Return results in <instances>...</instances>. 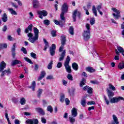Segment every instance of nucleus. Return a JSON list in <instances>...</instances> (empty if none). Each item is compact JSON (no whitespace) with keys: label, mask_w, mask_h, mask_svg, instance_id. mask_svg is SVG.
Wrapping results in <instances>:
<instances>
[{"label":"nucleus","mask_w":124,"mask_h":124,"mask_svg":"<svg viewBox=\"0 0 124 124\" xmlns=\"http://www.w3.org/2000/svg\"><path fill=\"white\" fill-rule=\"evenodd\" d=\"M32 27L33 25L32 24H30L28 26V27L25 29V33H28L27 36L29 37L28 40L31 42V43H34L35 41L38 40V34L39 33V31L37 28L34 27L33 28V31L34 33V36H33V34L31 32L29 33V31H32Z\"/></svg>","instance_id":"obj_1"},{"label":"nucleus","mask_w":124,"mask_h":124,"mask_svg":"<svg viewBox=\"0 0 124 124\" xmlns=\"http://www.w3.org/2000/svg\"><path fill=\"white\" fill-rule=\"evenodd\" d=\"M68 9V8L67 7L66 3H64L61 9L62 13L60 15L61 20L59 21L57 20H54V21L56 25L60 26L61 27H63V25H64L65 23V17H64V14H65V13H67Z\"/></svg>","instance_id":"obj_2"},{"label":"nucleus","mask_w":124,"mask_h":124,"mask_svg":"<svg viewBox=\"0 0 124 124\" xmlns=\"http://www.w3.org/2000/svg\"><path fill=\"white\" fill-rule=\"evenodd\" d=\"M6 66V63H5L4 61H2L0 63V72H1V74L0 75L1 77L2 78V77H4V75L7 74V75H8L9 74H11V71H10V69H8L7 70L3 69L5 68V67Z\"/></svg>","instance_id":"obj_3"},{"label":"nucleus","mask_w":124,"mask_h":124,"mask_svg":"<svg viewBox=\"0 0 124 124\" xmlns=\"http://www.w3.org/2000/svg\"><path fill=\"white\" fill-rule=\"evenodd\" d=\"M77 115H78L77 109H76L75 108H73L71 110V116H70L69 117V120L71 124H73L75 122V118H76V117H77Z\"/></svg>","instance_id":"obj_4"},{"label":"nucleus","mask_w":124,"mask_h":124,"mask_svg":"<svg viewBox=\"0 0 124 124\" xmlns=\"http://www.w3.org/2000/svg\"><path fill=\"white\" fill-rule=\"evenodd\" d=\"M70 62V57L69 56H67L66 59V60L64 63V66H65V68L66 69V71L68 73H71V67L69 65V62Z\"/></svg>","instance_id":"obj_5"},{"label":"nucleus","mask_w":124,"mask_h":124,"mask_svg":"<svg viewBox=\"0 0 124 124\" xmlns=\"http://www.w3.org/2000/svg\"><path fill=\"white\" fill-rule=\"evenodd\" d=\"M111 10L116 13V14L115 13L112 14L114 19L115 20H119V19L121 18V12L120 10L116 9V8H112Z\"/></svg>","instance_id":"obj_6"},{"label":"nucleus","mask_w":124,"mask_h":124,"mask_svg":"<svg viewBox=\"0 0 124 124\" xmlns=\"http://www.w3.org/2000/svg\"><path fill=\"white\" fill-rule=\"evenodd\" d=\"M120 100H124V98L122 96H116L109 99V101L112 104L118 103Z\"/></svg>","instance_id":"obj_7"},{"label":"nucleus","mask_w":124,"mask_h":124,"mask_svg":"<svg viewBox=\"0 0 124 124\" xmlns=\"http://www.w3.org/2000/svg\"><path fill=\"white\" fill-rule=\"evenodd\" d=\"M82 34L85 41H88L91 38V31L84 30Z\"/></svg>","instance_id":"obj_8"},{"label":"nucleus","mask_w":124,"mask_h":124,"mask_svg":"<svg viewBox=\"0 0 124 124\" xmlns=\"http://www.w3.org/2000/svg\"><path fill=\"white\" fill-rule=\"evenodd\" d=\"M61 45L62 46H60L59 48V52H62V50H63V46H64L66 43V38L65 36L62 35L61 37Z\"/></svg>","instance_id":"obj_9"},{"label":"nucleus","mask_w":124,"mask_h":124,"mask_svg":"<svg viewBox=\"0 0 124 124\" xmlns=\"http://www.w3.org/2000/svg\"><path fill=\"white\" fill-rule=\"evenodd\" d=\"M37 13L39 16V18H40V19H43V16L46 17V16L48 15V12H47L46 10L38 11Z\"/></svg>","instance_id":"obj_10"},{"label":"nucleus","mask_w":124,"mask_h":124,"mask_svg":"<svg viewBox=\"0 0 124 124\" xmlns=\"http://www.w3.org/2000/svg\"><path fill=\"white\" fill-rule=\"evenodd\" d=\"M26 124H38V120L37 119H28L26 121Z\"/></svg>","instance_id":"obj_11"},{"label":"nucleus","mask_w":124,"mask_h":124,"mask_svg":"<svg viewBox=\"0 0 124 124\" xmlns=\"http://www.w3.org/2000/svg\"><path fill=\"white\" fill-rule=\"evenodd\" d=\"M56 48L57 46L55 44H53L49 48L50 54L51 56H55V54H56L55 50H56Z\"/></svg>","instance_id":"obj_12"},{"label":"nucleus","mask_w":124,"mask_h":124,"mask_svg":"<svg viewBox=\"0 0 124 124\" xmlns=\"http://www.w3.org/2000/svg\"><path fill=\"white\" fill-rule=\"evenodd\" d=\"M77 14L78 18H80V16H81V13L80 12H78L77 10H75L73 13V19L74 22H76V17L77 16Z\"/></svg>","instance_id":"obj_13"},{"label":"nucleus","mask_w":124,"mask_h":124,"mask_svg":"<svg viewBox=\"0 0 124 124\" xmlns=\"http://www.w3.org/2000/svg\"><path fill=\"white\" fill-rule=\"evenodd\" d=\"M16 50V43H15L13 46L11 48V52H12V56L13 58V59H15V57L16 56V53L15 52V51Z\"/></svg>","instance_id":"obj_14"},{"label":"nucleus","mask_w":124,"mask_h":124,"mask_svg":"<svg viewBox=\"0 0 124 124\" xmlns=\"http://www.w3.org/2000/svg\"><path fill=\"white\" fill-rule=\"evenodd\" d=\"M107 92L108 93V99L109 100L110 98H112L114 95V92H113L112 91L109 90V89H107Z\"/></svg>","instance_id":"obj_15"},{"label":"nucleus","mask_w":124,"mask_h":124,"mask_svg":"<svg viewBox=\"0 0 124 124\" xmlns=\"http://www.w3.org/2000/svg\"><path fill=\"white\" fill-rule=\"evenodd\" d=\"M43 41H44V43L45 44L44 50V51H46L47 48H48V47H50V45H49V43H48V42L47 41L46 39L44 38L43 39Z\"/></svg>","instance_id":"obj_16"},{"label":"nucleus","mask_w":124,"mask_h":124,"mask_svg":"<svg viewBox=\"0 0 124 124\" xmlns=\"http://www.w3.org/2000/svg\"><path fill=\"white\" fill-rule=\"evenodd\" d=\"M64 57H65V50H63L62 54L60 55V58L59 59V62H62L64 60Z\"/></svg>","instance_id":"obj_17"},{"label":"nucleus","mask_w":124,"mask_h":124,"mask_svg":"<svg viewBox=\"0 0 124 124\" xmlns=\"http://www.w3.org/2000/svg\"><path fill=\"white\" fill-rule=\"evenodd\" d=\"M33 8H38L39 7V1L38 0H33Z\"/></svg>","instance_id":"obj_18"},{"label":"nucleus","mask_w":124,"mask_h":124,"mask_svg":"<svg viewBox=\"0 0 124 124\" xmlns=\"http://www.w3.org/2000/svg\"><path fill=\"white\" fill-rule=\"evenodd\" d=\"M21 63H22V62L18 60H15L12 61L11 65L12 66H14V65H16V64H20Z\"/></svg>","instance_id":"obj_19"},{"label":"nucleus","mask_w":124,"mask_h":124,"mask_svg":"<svg viewBox=\"0 0 124 124\" xmlns=\"http://www.w3.org/2000/svg\"><path fill=\"white\" fill-rule=\"evenodd\" d=\"M36 86V83H35V81H33L31 83V85L30 86H29L28 88L29 89H32V91L34 92V91H35V89Z\"/></svg>","instance_id":"obj_20"},{"label":"nucleus","mask_w":124,"mask_h":124,"mask_svg":"<svg viewBox=\"0 0 124 124\" xmlns=\"http://www.w3.org/2000/svg\"><path fill=\"white\" fill-rule=\"evenodd\" d=\"M72 67L74 69V70H75L76 71H77L78 70V64L76 62H73L72 64Z\"/></svg>","instance_id":"obj_21"},{"label":"nucleus","mask_w":124,"mask_h":124,"mask_svg":"<svg viewBox=\"0 0 124 124\" xmlns=\"http://www.w3.org/2000/svg\"><path fill=\"white\" fill-rule=\"evenodd\" d=\"M86 70L88 72H90V73H93V72H94L95 70L92 67H87L86 68Z\"/></svg>","instance_id":"obj_22"},{"label":"nucleus","mask_w":124,"mask_h":124,"mask_svg":"<svg viewBox=\"0 0 124 124\" xmlns=\"http://www.w3.org/2000/svg\"><path fill=\"white\" fill-rule=\"evenodd\" d=\"M118 52V53H124V48H123L122 46H118L117 47V49H116Z\"/></svg>","instance_id":"obj_23"},{"label":"nucleus","mask_w":124,"mask_h":124,"mask_svg":"<svg viewBox=\"0 0 124 124\" xmlns=\"http://www.w3.org/2000/svg\"><path fill=\"white\" fill-rule=\"evenodd\" d=\"M115 53L116 55L114 57V60H115V61H119V60H120V52H119L117 49H115Z\"/></svg>","instance_id":"obj_24"},{"label":"nucleus","mask_w":124,"mask_h":124,"mask_svg":"<svg viewBox=\"0 0 124 124\" xmlns=\"http://www.w3.org/2000/svg\"><path fill=\"white\" fill-rule=\"evenodd\" d=\"M2 21H3L4 23L7 22V15H6V13H4L2 16Z\"/></svg>","instance_id":"obj_25"},{"label":"nucleus","mask_w":124,"mask_h":124,"mask_svg":"<svg viewBox=\"0 0 124 124\" xmlns=\"http://www.w3.org/2000/svg\"><path fill=\"white\" fill-rule=\"evenodd\" d=\"M36 109L37 110V112H38V113H40V114H41V115H45V112H44V111H43V109L42 108H36Z\"/></svg>","instance_id":"obj_26"},{"label":"nucleus","mask_w":124,"mask_h":124,"mask_svg":"<svg viewBox=\"0 0 124 124\" xmlns=\"http://www.w3.org/2000/svg\"><path fill=\"white\" fill-rule=\"evenodd\" d=\"M69 33L71 34V35H74V28L73 26L70 27L69 29Z\"/></svg>","instance_id":"obj_27"},{"label":"nucleus","mask_w":124,"mask_h":124,"mask_svg":"<svg viewBox=\"0 0 124 124\" xmlns=\"http://www.w3.org/2000/svg\"><path fill=\"white\" fill-rule=\"evenodd\" d=\"M8 10L10 11L12 15H17V12H16V11H15L13 8H9L8 9Z\"/></svg>","instance_id":"obj_28"},{"label":"nucleus","mask_w":124,"mask_h":124,"mask_svg":"<svg viewBox=\"0 0 124 124\" xmlns=\"http://www.w3.org/2000/svg\"><path fill=\"white\" fill-rule=\"evenodd\" d=\"M92 11L93 12V14H94L95 16L97 17V11H96V8H95V6H93Z\"/></svg>","instance_id":"obj_29"},{"label":"nucleus","mask_w":124,"mask_h":124,"mask_svg":"<svg viewBox=\"0 0 124 124\" xmlns=\"http://www.w3.org/2000/svg\"><path fill=\"white\" fill-rule=\"evenodd\" d=\"M42 92H43V90L42 89H38L37 94V96H38V97H40V96H41V94H42Z\"/></svg>","instance_id":"obj_30"},{"label":"nucleus","mask_w":124,"mask_h":124,"mask_svg":"<svg viewBox=\"0 0 124 124\" xmlns=\"http://www.w3.org/2000/svg\"><path fill=\"white\" fill-rule=\"evenodd\" d=\"M85 84H86V79L83 78L82 79L81 81H80L79 83V86L80 87H82L84 86V85H85Z\"/></svg>","instance_id":"obj_31"},{"label":"nucleus","mask_w":124,"mask_h":124,"mask_svg":"<svg viewBox=\"0 0 124 124\" xmlns=\"http://www.w3.org/2000/svg\"><path fill=\"white\" fill-rule=\"evenodd\" d=\"M118 68L119 69H124V62H121L118 64Z\"/></svg>","instance_id":"obj_32"},{"label":"nucleus","mask_w":124,"mask_h":124,"mask_svg":"<svg viewBox=\"0 0 124 124\" xmlns=\"http://www.w3.org/2000/svg\"><path fill=\"white\" fill-rule=\"evenodd\" d=\"M96 9L97 11L99 12V13L100 14V15H103V13L100 11V9H101V5H99L97 6Z\"/></svg>","instance_id":"obj_33"},{"label":"nucleus","mask_w":124,"mask_h":124,"mask_svg":"<svg viewBox=\"0 0 124 124\" xmlns=\"http://www.w3.org/2000/svg\"><path fill=\"white\" fill-rule=\"evenodd\" d=\"M80 104L83 106V107H86V104H87L86 99H83L82 100H81Z\"/></svg>","instance_id":"obj_34"},{"label":"nucleus","mask_w":124,"mask_h":124,"mask_svg":"<svg viewBox=\"0 0 124 124\" xmlns=\"http://www.w3.org/2000/svg\"><path fill=\"white\" fill-rule=\"evenodd\" d=\"M52 68H53V61H50L47 65V69L51 70Z\"/></svg>","instance_id":"obj_35"},{"label":"nucleus","mask_w":124,"mask_h":124,"mask_svg":"<svg viewBox=\"0 0 124 124\" xmlns=\"http://www.w3.org/2000/svg\"><path fill=\"white\" fill-rule=\"evenodd\" d=\"M20 103L21 105H25V104H26V99L24 97L21 98L20 100Z\"/></svg>","instance_id":"obj_36"},{"label":"nucleus","mask_w":124,"mask_h":124,"mask_svg":"<svg viewBox=\"0 0 124 124\" xmlns=\"http://www.w3.org/2000/svg\"><path fill=\"white\" fill-rule=\"evenodd\" d=\"M24 60H25V61H26V62H27L31 63V64H33V62H32L31 60V59H29L28 57H25Z\"/></svg>","instance_id":"obj_37"},{"label":"nucleus","mask_w":124,"mask_h":124,"mask_svg":"<svg viewBox=\"0 0 124 124\" xmlns=\"http://www.w3.org/2000/svg\"><path fill=\"white\" fill-rule=\"evenodd\" d=\"M47 111L50 113H53V107L51 106H48L47 108Z\"/></svg>","instance_id":"obj_38"},{"label":"nucleus","mask_w":124,"mask_h":124,"mask_svg":"<svg viewBox=\"0 0 124 124\" xmlns=\"http://www.w3.org/2000/svg\"><path fill=\"white\" fill-rule=\"evenodd\" d=\"M0 47L1 48V49H3V48L6 49V48H7V44H0Z\"/></svg>","instance_id":"obj_39"},{"label":"nucleus","mask_w":124,"mask_h":124,"mask_svg":"<svg viewBox=\"0 0 124 124\" xmlns=\"http://www.w3.org/2000/svg\"><path fill=\"white\" fill-rule=\"evenodd\" d=\"M90 23L91 26L94 25V23H95V19H94V17H93L90 19Z\"/></svg>","instance_id":"obj_40"},{"label":"nucleus","mask_w":124,"mask_h":124,"mask_svg":"<svg viewBox=\"0 0 124 124\" xmlns=\"http://www.w3.org/2000/svg\"><path fill=\"white\" fill-rule=\"evenodd\" d=\"M57 31H55V30H53L52 31H51V34L52 35V37H55L56 36H57Z\"/></svg>","instance_id":"obj_41"},{"label":"nucleus","mask_w":124,"mask_h":124,"mask_svg":"<svg viewBox=\"0 0 124 124\" xmlns=\"http://www.w3.org/2000/svg\"><path fill=\"white\" fill-rule=\"evenodd\" d=\"M5 118L7 120L8 124H11V123L10 122V120H9V118H8V114L7 112H5Z\"/></svg>","instance_id":"obj_42"},{"label":"nucleus","mask_w":124,"mask_h":124,"mask_svg":"<svg viewBox=\"0 0 124 124\" xmlns=\"http://www.w3.org/2000/svg\"><path fill=\"white\" fill-rule=\"evenodd\" d=\"M67 78L68 79V80H70V81H73V77L71 74H68L67 76Z\"/></svg>","instance_id":"obj_43"},{"label":"nucleus","mask_w":124,"mask_h":124,"mask_svg":"<svg viewBox=\"0 0 124 124\" xmlns=\"http://www.w3.org/2000/svg\"><path fill=\"white\" fill-rule=\"evenodd\" d=\"M44 24H45V25H46V26H49L50 25V20L48 19L44 20Z\"/></svg>","instance_id":"obj_44"},{"label":"nucleus","mask_w":124,"mask_h":124,"mask_svg":"<svg viewBox=\"0 0 124 124\" xmlns=\"http://www.w3.org/2000/svg\"><path fill=\"white\" fill-rule=\"evenodd\" d=\"M109 89H110V90H112V91H116V87L111 84H109Z\"/></svg>","instance_id":"obj_45"},{"label":"nucleus","mask_w":124,"mask_h":124,"mask_svg":"<svg viewBox=\"0 0 124 124\" xmlns=\"http://www.w3.org/2000/svg\"><path fill=\"white\" fill-rule=\"evenodd\" d=\"M85 27L87 30H85V31H91V25H90V24L89 23H87Z\"/></svg>","instance_id":"obj_46"},{"label":"nucleus","mask_w":124,"mask_h":124,"mask_svg":"<svg viewBox=\"0 0 124 124\" xmlns=\"http://www.w3.org/2000/svg\"><path fill=\"white\" fill-rule=\"evenodd\" d=\"M87 93H90V94L93 93V88L89 87L87 89Z\"/></svg>","instance_id":"obj_47"},{"label":"nucleus","mask_w":124,"mask_h":124,"mask_svg":"<svg viewBox=\"0 0 124 124\" xmlns=\"http://www.w3.org/2000/svg\"><path fill=\"white\" fill-rule=\"evenodd\" d=\"M60 101L61 102H63L64 101V94H62L60 96Z\"/></svg>","instance_id":"obj_48"},{"label":"nucleus","mask_w":124,"mask_h":124,"mask_svg":"<svg viewBox=\"0 0 124 124\" xmlns=\"http://www.w3.org/2000/svg\"><path fill=\"white\" fill-rule=\"evenodd\" d=\"M104 99H105L106 104L107 105H109V100H108L107 99V98L106 97V96H105V95H104Z\"/></svg>","instance_id":"obj_49"},{"label":"nucleus","mask_w":124,"mask_h":124,"mask_svg":"<svg viewBox=\"0 0 124 124\" xmlns=\"http://www.w3.org/2000/svg\"><path fill=\"white\" fill-rule=\"evenodd\" d=\"M31 58H33V59H36V54L33 53V52H31L30 54Z\"/></svg>","instance_id":"obj_50"},{"label":"nucleus","mask_w":124,"mask_h":124,"mask_svg":"<svg viewBox=\"0 0 124 124\" xmlns=\"http://www.w3.org/2000/svg\"><path fill=\"white\" fill-rule=\"evenodd\" d=\"M2 31L3 32H5V31H7V26L4 25L3 27L2 28Z\"/></svg>","instance_id":"obj_51"},{"label":"nucleus","mask_w":124,"mask_h":124,"mask_svg":"<svg viewBox=\"0 0 124 124\" xmlns=\"http://www.w3.org/2000/svg\"><path fill=\"white\" fill-rule=\"evenodd\" d=\"M21 51L24 53V54H28V51H27V49H26V48L24 47H22Z\"/></svg>","instance_id":"obj_52"},{"label":"nucleus","mask_w":124,"mask_h":124,"mask_svg":"<svg viewBox=\"0 0 124 124\" xmlns=\"http://www.w3.org/2000/svg\"><path fill=\"white\" fill-rule=\"evenodd\" d=\"M62 63L61 62H59L57 63L56 67H57V68H61V67H62Z\"/></svg>","instance_id":"obj_53"},{"label":"nucleus","mask_w":124,"mask_h":124,"mask_svg":"<svg viewBox=\"0 0 124 124\" xmlns=\"http://www.w3.org/2000/svg\"><path fill=\"white\" fill-rule=\"evenodd\" d=\"M7 39L8 40H9V41H12L14 40V38L12 37L11 35H8L7 36Z\"/></svg>","instance_id":"obj_54"},{"label":"nucleus","mask_w":124,"mask_h":124,"mask_svg":"<svg viewBox=\"0 0 124 124\" xmlns=\"http://www.w3.org/2000/svg\"><path fill=\"white\" fill-rule=\"evenodd\" d=\"M46 75V72H45V71H42L41 72V74H40V76L43 77H45V76Z\"/></svg>","instance_id":"obj_55"},{"label":"nucleus","mask_w":124,"mask_h":124,"mask_svg":"<svg viewBox=\"0 0 124 124\" xmlns=\"http://www.w3.org/2000/svg\"><path fill=\"white\" fill-rule=\"evenodd\" d=\"M65 102L66 103V105H69V103H70V101H69V99H68V98H66L65 99Z\"/></svg>","instance_id":"obj_56"},{"label":"nucleus","mask_w":124,"mask_h":124,"mask_svg":"<svg viewBox=\"0 0 124 124\" xmlns=\"http://www.w3.org/2000/svg\"><path fill=\"white\" fill-rule=\"evenodd\" d=\"M46 79L47 80H53V79H54V77L53 76H48L47 77H46Z\"/></svg>","instance_id":"obj_57"},{"label":"nucleus","mask_w":124,"mask_h":124,"mask_svg":"<svg viewBox=\"0 0 124 124\" xmlns=\"http://www.w3.org/2000/svg\"><path fill=\"white\" fill-rule=\"evenodd\" d=\"M88 105H93L95 104V102L93 101L88 102L87 103Z\"/></svg>","instance_id":"obj_58"},{"label":"nucleus","mask_w":124,"mask_h":124,"mask_svg":"<svg viewBox=\"0 0 124 124\" xmlns=\"http://www.w3.org/2000/svg\"><path fill=\"white\" fill-rule=\"evenodd\" d=\"M11 4L13 7H15V8H18V5H16L14 2H11Z\"/></svg>","instance_id":"obj_59"},{"label":"nucleus","mask_w":124,"mask_h":124,"mask_svg":"<svg viewBox=\"0 0 124 124\" xmlns=\"http://www.w3.org/2000/svg\"><path fill=\"white\" fill-rule=\"evenodd\" d=\"M41 122L43 123V124H46V119L44 118V117H43L41 118Z\"/></svg>","instance_id":"obj_60"},{"label":"nucleus","mask_w":124,"mask_h":124,"mask_svg":"<svg viewBox=\"0 0 124 124\" xmlns=\"http://www.w3.org/2000/svg\"><path fill=\"white\" fill-rule=\"evenodd\" d=\"M12 101L14 102V103H17V102H18V99L15 98H13L12 99Z\"/></svg>","instance_id":"obj_61"},{"label":"nucleus","mask_w":124,"mask_h":124,"mask_svg":"<svg viewBox=\"0 0 124 124\" xmlns=\"http://www.w3.org/2000/svg\"><path fill=\"white\" fill-rule=\"evenodd\" d=\"M62 82L63 85H64V86H66V85H67V81H66V80L63 79L62 80Z\"/></svg>","instance_id":"obj_62"},{"label":"nucleus","mask_w":124,"mask_h":124,"mask_svg":"<svg viewBox=\"0 0 124 124\" xmlns=\"http://www.w3.org/2000/svg\"><path fill=\"white\" fill-rule=\"evenodd\" d=\"M82 76H84V77H88V75L87 74V73H86L85 72H83L82 74H81Z\"/></svg>","instance_id":"obj_63"},{"label":"nucleus","mask_w":124,"mask_h":124,"mask_svg":"<svg viewBox=\"0 0 124 124\" xmlns=\"http://www.w3.org/2000/svg\"><path fill=\"white\" fill-rule=\"evenodd\" d=\"M15 124H20V121H19L18 119L15 120Z\"/></svg>","instance_id":"obj_64"}]
</instances>
